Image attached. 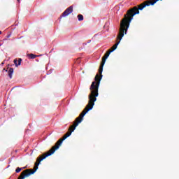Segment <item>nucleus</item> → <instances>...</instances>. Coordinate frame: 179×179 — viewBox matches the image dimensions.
<instances>
[{"label":"nucleus","mask_w":179,"mask_h":179,"mask_svg":"<svg viewBox=\"0 0 179 179\" xmlns=\"http://www.w3.org/2000/svg\"><path fill=\"white\" fill-rule=\"evenodd\" d=\"M38 158L36 159V162L35 163V166L34 168V170L32 169H26L24 171H22L18 179H24L26 177H30L31 174H34L37 171V169H38V166L40 165V162H38Z\"/></svg>","instance_id":"5"},{"label":"nucleus","mask_w":179,"mask_h":179,"mask_svg":"<svg viewBox=\"0 0 179 179\" xmlns=\"http://www.w3.org/2000/svg\"><path fill=\"white\" fill-rule=\"evenodd\" d=\"M78 19L79 22H82V20H83V15L81 14L78 15Z\"/></svg>","instance_id":"11"},{"label":"nucleus","mask_w":179,"mask_h":179,"mask_svg":"<svg viewBox=\"0 0 179 179\" xmlns=\"http://www.w3.org/2000/svg\"><path fill=\"white\" fill-rule=\"evenodd\" d=\"M0 47H1V44H0Z\"/></svg>","instance_id":"16"},{"label":"nucleus","mask_w":179,"mask_h":179,"mask_svg":"<svg viewBox=\"0 0 179 179\" xmlns=\"http://www.w3.org/2000/svg\"><path fill=\"white\" fill-rule=\"evenodd\" d=\"M73 12V7L71 6L70 7L67 8L64 12L62 14V17H66L69 15H71Z\"/></svg>","instance_id":"6"},{"label":"nucleus","mask_w":179,"mask_h":179,"mask_svg":"<svg viewBox=\"0 0 179 179\" xmlns=\"http://www.w3.org/2000/svg\"><path fill=\"white\" fill-rule=\"evenodd\" d=\"M110 54H111V51L108 50L102 57V62L99 69L100 76H99V74L96 75L95 81L92 82L90 86L91 94H94L95 97L99 96V87L100 86V81L101 80V78H103V68L104 67V64H106L107 58L110 57Z\"/></svg>","instance_id":"2"},{"label":"nucleus","mask_w":179,"mask_h":179,"mask_svg":"<svg viewBox=\"0 0 179 179\" xmlns=\"http://www.w3.org/2000/svg\"><path fill=\"white\" fill-rule=\"evenodd\" d=\"M7 37H8V38H9V37H10V35H8V36H7Z\"/></svg>","instance_id":"13"},{"label":"nucleus","mask_w":179,"mask_h":179,"mask_svg":"<svg viewBox=\"0 0 179 179\" xmlns=\"http://www.w3.org/2000/svg\"><path fill=\"white\" fill-rule=\"evenodd\" d=\"M135 15H139V10H138L136 7L129 10L127 13L124 15V17L120 22V28L119 29V33L117 37V40H119V41H117L109 51L113 52L117 50V47H118V45L120 43H121V40H122V37H124V34H127L128 29H129V24L132 21V19H134V16H135Z\"/></svg>","instance_id":"1"},{"label":"nucleus","mask_w":179,"mask_h":179,"mask_svg":"<svg viewBox=\"0 0 179 179\" xmlns=\"http://www.w3.org/2000/svg\"><path fill=\"white\" fill-rule=\"evenodd\" d=\"M29 58H30L31 59H34V58H36V57H37L36 55H33V54H29L28 55Z\"/></svg>","instance_id":"9"},{"label":"nucleus","mask_w":179,"mask_h":179,"mask_svg":"<svg viewBox=\"0 0 179 179\" xmlns=\"http://www.w3.org/2000/svg\"><path fill=\"white\" fill-rule=\"evenodd\" d=\"M8 76L10 79H12V76L13 75V68H10L8 72Z\"/></svg>","instance_id":"7"},{"label":"nucleus","mask_w":179,"mask_h":179,"mask_svg":"<svg viewBox=\"0 0 179 179\" xmlns=\"http://www.w3.org/2000/svg\"><path fill=\"white\" fill-rule=\"evenodd\" d=\"M18 2H20V0H17Z\"/></svg>","instance_id":"15"},{"label":"nucleus","mask_w":179,"mask_h":179,"mask_svg":"<svg viewBox=\"0 0 179 179\" xmlns=\"http://www.w3.org/2000/svg\"><path fill=\"white\" fill-rule=\"evenodd\" d=\"M3 71L5 72H8V70H6L5 69H3Z\"/></svg>","instance_id":"12"},{"label":"nucleus","mask_w":179,"mask_h":179,"mask_svg":"<svg viewBox=\"0 0 179 179\" xmlns=\"http://www.w3.org/2000/svg\"><path fill=\"white\" fill-rule=\"evenodd\" d=\"M72 135V131H69L62 138L59 139L55 144V146H53L47 154H44L43 157H38V162H43L44 159H46V157H48V156H51V155H53V153L55 152V150L57 149H59V146L62 145V142L66 139V138H69V136Z\"/></svg>","instance_id":"4"},{"label":"nucleus","mask_w":179,"mask_h":179,"mask_svg":"<svg viewBox=\"0 0 179 179\" xmlns=\"http://www.w3.org/2000/svg\"><path fill=\"white\" fill-rule=\"evenodd\" d=\"M96 97L97 96H94V94L92 93L90 94L88 104L86 106L83 111L80 113L79 117H78L73 122V125H71L69 129V131H70L71 133L73 132V131L76 129V127H78L79 124H80V122L83 121V117L86 115V113H89L90 110H92L93 106H94V102L97 100V98Z\"/></svg>","instance_id":"3"},{"label":"nucleus","mask_w":179,"mask_h":179,"mask_svg":"<svg viewBox=\"0 0 179 179\" xmlns=\"http://www.w3.org/2000/svg\"><path fill=\"white\" fill-rule=\"evenodd\" d=\"M24 169H26V167H23V168H19L17 167L15 170V173H20L22 171V170H23Z\"/></svg>","instance_id":"10"},{"label":"nucleus","mask_w":179,"mask_h":179,"mask_svg":"<svg viewBox=\"0 0 179 179\" xmlns=\"http://www.w3.org/2000/svg\"><path fill=\"white\" fill-rule=\"evenodd\" d=\"M14 64L15 65V66H18L19 65H20L22 64V59H18V63H17V59H14Z\"/></svg>","instance_id":"8"},{"label":"nucleus","mask_w":179,"mask_h":179,"mask_svg":"<svg viewBox=\"0 0 179 179\" xmlns=\"http://www.w3.org/2000/svg\"><path fill=\"white\" fill-rule=\"evenodd\" d=\"M0 34H2V31H0Z\"/></svg>","instance_id":"14"}]
</instances>
